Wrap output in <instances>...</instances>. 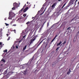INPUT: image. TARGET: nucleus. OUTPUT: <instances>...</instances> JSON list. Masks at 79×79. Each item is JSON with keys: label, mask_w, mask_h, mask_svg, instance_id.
<instances>
[{"label": "nucleus", "mask_w": 79, "mask_h": 79, "mask_svg": "<svg viewBox=\"0 0 79 79\" xmlns=\"http://www.w3.org/2000/svg\"><path fill=\"white\" fill-rule=\"evenodd\" d=\"M20 3H19V4L16 3V2H15L13 3V6L15 7V8H17L18 6H19V5H20Z\"/></svg>", "instance_id": "obj_1"}, {"label": "nucleus", "mask_w": 79, "mask_h": 79, "mask_svg": "<svg viewBox=\"0 0 79 79\" xmlns=\"http://www.w3.org/2000/svg\"><path fill=\"white\" fill-rule=\"evenodd\" d=\"M35 39H36V37L35 36H34L32 39L31 40V41L30 42V44H32L33 43V42L35 40Z\"/></svg>", "instance_id": "obj_2"}, {"label": "nucleus", "mask_w": 79, "mask_h": 79, "mask_svg": "<svg viewBox=\"0 0 79 79\" xmlns=\"http://www.w3.org/2000/svg\"><path fill=\"white\" fill-rule=\"evenodd\" d=\"M75 1V0H70L69 3V6H70V5H72L74 3L73 2Z\"/></svg>", "instance_id": "obj_3"}, {"label": "nucleus", "mask_w": 79, "mask_h": 79, "mask_svg": "<svg viewBox=\"0 0 79 79\" xmlns=\"http://www.w3.org/2000/svg\"><path fill=\"white\" fill-rule=\"evenodd\" d=\"M59 59L63 58L64 57V54H60L59 56Z\"/></svg>", "instance_id": "obj_4"}, {"label": "nucleus", "mask_w": 79, "mask_h": 79, "mask_svg": "<svg viewBox=\"0 0 79 79\" xmlns=\"http://www.w3.org/2000/svg\"><path fill=\"white\" fill-rule=\"evenodd\" d=\"M15 14L13 13H12L11 14H10V15L9 16H10V17L13 18V16H15Z\"/></svg>", "instance_id": "obj_5"}, {"label": "nucleus", "mask_w": 79, "mask_h": 79, "mask_svg": "<svg viewBox=\"0 0 79 79\" xmlns=\"http://www.w3.org/2000/svg\"><path fill=\"white\" fill-rule=\"evenodd\" d=\"M27 70L26 69L23 72H21V73H23V74H26V73H27Z\"/></svg>", "instance_id": "obj_6"}, {"label": "nucleus", "mask_w": 79, "mask_h": 79, "mask_svg": "<svg viewBox=\"0 0 79 79\" xmlns=\"http://www.w3.org/2000/svg\"><path fill=\"white\" fill-rule=\"evenodd\" d=\"M29 8L28 7H27L25 9L23 10V12H26L27 10Z\"/></svg>", "instance_id": "obj_7"}, {"label": "nucleus", "mask_w": 79, "mask_h": 79, "mask_svg": "<svg viewBox=\"0 0 79 79\" xmlns=\"http://www.w3.org/2000/svg\"><path fill=\"white\" fill-rule=\"evenodd\" d=\"M25 67L24 65H21L20 66V69H23Z\"/></svg>", "instance_id": "obj_8"}, {"label": "nucleus", "mask_w": 79, "mask_h": 79, "mask_svg": "<svg viewBox=\"0 0 79 79\" xmlns=\"http://www.w3.org/2000/svg\"><path fill=\"white\" fill-rule=\"evenodd\" d=\"M7 71H8V69H7L4 73V74H6L7 73Z\"/></svg>", "instance_id": "obj_9"}, {"label": "nucleus", "mask_w": 79, "mask_h": 79, "mask_svg": "<svg viewBox=\"0 0 79 79\" xmlns=\"http://www.w3.org/2000/svg\"><path fill=\"white\" fill-rule=\"evenodd\" d=\"M62 42L61 41H60V43H57V46H58V45H61V44Z\"/></svg>", "instance_id": "obj_10"}, {"label": "nucleus", "mask_w": 79, "mask_h": 79, "mask_svg": "<svg viewBox=\"0 0 79 79\" xmlns=\"http://www.w3.org/2000/svg\"><path fill=\"white\" fill-rule=\"evenodd\" d=\"M55 4H56V3H54L52 5V8H53L55 6Z\"/></svg>", "instance_id": "obj_11"}, {"label": "nucleus", "mask_w": 79, "mask_h": 79, "mask_svg": "<svg viewBox=\"0 0 79 79\" xmlns=\"http://www.w3.org/2000/svg\"><path fill=\"white\" fill-rule=\"evenodd\" d=\"M42 27H41L40 28V29L39 30V32H41V30H42Z\"/></svg>", "instance_id": "obj_12"}, {"label": "nucleus", "mask_w": 79, "mask_h": 79, "mask_svg": "<svg viewBox=\"0 0 79 79\" xmlns=\"http://www.w3.org/2000/svg\"><path fill=\"white\" fill-rule=\"evenodd\" d=\"M26 36V35H25L23 37V38L21 39L22 40H23V39H24V40H25V38H25Z\"/></svg>", "instance_id": "obj_13"}, {"label": "nucleus", "mask_w": 79, "mask_h": 79, "mask_svg": "<svg viewBox=\"0 0 79 79\" xmlns=\"http://www.w3.org/2000/svg\"><path fill=\"white\" fill-rule=\"evenodd\" d=\"M11 13H13V12H12V10H10L9 13V16H10Z\"/></svg>", "instance_id": "obj_14"}, {"label": "nucleus", "mask_w": 79, "mask_h": 79, "mask_svg": "<svg viewBox=\"0 0 79 79\" xmlns=\"http://www.w3.org/2000/svg\"><path fill=\"white\" fill-rule=\"evenodd\" d=\"M26 47H27V45H25L24 47L23 48V50H24L26 49Z\"/></svg>", "instance_id": "obj_15"}, {"label": "nucleus", "mask_w": 79, "mask_h": 79, "mask_svg": "<svg viewBox=\"0 0 79 79\" xmlns=\"http://www.w3.org/2000/svg\"><path fill=\"white\" fill-rule=\"evenodd\" d=\"M16 8V7H15L14 6L12 8V9L13 10H15Z\"/></svg>", "instance_id": "obj_16"}, {"label": "nucleus", "mask_w": 79, "mask_h": 79, "mask_svg": "<svg viewBox=\"0 0 79 79\" xmlns=\"http://www.w3.org/2000/svg\"><path fill=\"white\" fill-rule=\"evenodd\" d=\"M12 73V72H9L7 73V75H9V74H11Z\"/></svg>", "instance_id": "obj_17"}, {"label": "nucleus", "mask_w": 79, "mask_h": 79, "mask_svg": "<svg viewBox=\"0 0 79 79\" xmlns=\"http://www.w3.org/2000/svg\"><path fill=\"white\" fill-rule=\"evenodd\" d=\"M45 39H44L43 40H42L41 41L40 43V44L38 45V46H39V45H40V44H41V43L43 42V41H44V40H45Z\"/></svg>", "instance_id": "obj_18"}, {"label": "nucleus", "mask_w": 79, "mask_h": 79, "mask_svg": "<svg viewBox=\"0 0 79 79\" xmlns=\"http://www.w3.org/2000/svg\"><path fill=\"white\" fill-rule=\"evenodd\" d=\"M45 39H44L43 40H42L41 41L40 43V44L38 45V46H39V45H40V44H41V43L43 42V41H44V40H45Z\"/></svg>", "instance_id": "obj_19"}, {"label": "nucleus", "mask_w": 79, "mask_h": 79, "mask_svg": "<svg viewBox=\"0 0 79 79\" xmlns=\"http://www.w3.org/2000/svg\"><path fill=\"white\" fill-rule=\"evenodd\" d=\"M14 21H15V20H13L12 21L10 22V24H13V23H14Z\"/></svg>", "instance_id": "obj_20"}, {"label": "nucleus", "mask_w": 79, "mask_h": 79, "mask_svg": "<svg viewBox=\"0 0 79 79\" xmlns=\"http://www.w3.org/2000/svg\"><path fill=\"white\" fill-rule=\"evenodd\" d=\"M68 6H66L64 8V10H66V9H67L68 8Z\"/></svg>", "instance_id": "obj_21"}, {"label": "nucleus", "mask_w": 79, "mask_h": 79, "mask_svg": "<svg viewBox=\"0 0 79 79\" xmlns=\"http://www.w3.org/2000/svg\"><path fill=\"white\" fill-rule=\"evenodd\" d=\"M61 47V46H60V47H57L56 50H58V49H59V48H60V47Z\"/></svg>", "instance_id": "obj_22"}, {"label": "nucleus", "mask_w": 79, "mask_h": 79, "mask_svg": "<svg viewBox=\"0 0 79 79\" xmlns=\"http://www.w3.org/2000/svg\"><path fill=\"white\" fill-rule=\"evenodd\" d=\"M52 66H55V63H53L52 64Z\"/></svg>", "instance_id": "obj_23"}, {"label": "nucleus", "mask_w": 79, "mask_h": 79, "mask_svg": "<svg viewBox=\"0 0 79 79\" xmlns=\"http://www.w3.org/2000/svg\"><path fill=\"white\" fill-rule=\"evenodd\" d=\"M55 24H53V25H52V27L51 28V29H53V26H54V25H55Z\"/></svg>", "instance_id": "obj_24"}, {"label": "nucleus", "mask_w": 79, "mask_h": 79, "mask_svg": "<svg viewBox=\"0 0 79 79\" xmlns=\"http://www.w3.org/2000/svg\"><path fill=\"white\" fill-rule=\"evenodd\" d=\"M2 61H3L4 63L5 62V60L4 59H2Z\"/></svg>", "instance_id": "obj_25"}, {"label": "nucleus", "mask_w": 79, "mask_h": 79, "mask_svg": "<svg viewBox=\"0 0 79 79\" xmlns=\"http://www.w3.org/2000/svg\"><path fill=\"white\" fill-rule=\"evenodd\" d=\"M23 16H24V17H25L26 16V14H23Z\"/></svg>", "instance_id": "obj_26"}, {"label": "nucleus", "mask_w": 79, "mask_h": 79, "mask_svg": "<svg viewBox=\"0 0 79 79\" xmlns=\"http://www.w3.org/2000/svg\"><path fill=\"white\" fill-rule=\"evenodd\" d=\"M7 50H4L3 51L4 52H6V53L7 52Z\"/></svg>", "instance_id": "obj_27"}, {"label": "nucleus", "mask_w": 79, "mask_h": 79, "mask_svg": "<svg viewBox=\"0 0 79 79\" xmlns=\"http://www.w3.org/2000/svg\"><path fill=\"white\" fill-rule=\"evenodd\" d=\"M78 16V15H77L76 16H75V17H74L75 19L76 18H77Z\"/></svg>", "instance_id": "obj_28"}, {"label": "nucleus", "mask_w": 79, "mask_h": 79, "mask_svg": "<svg viewBox=\"0 0 79 79\" xmlns=\"http://www.w3.org/2000/svg\"><path fill=\"white\" fill-rule=\"evenodd\" d=\"M68 72H69L70 73H71V69H70L69 70V71Z\"/></svg>", "instance_id": "obj_29"}, {"label": "nucleus", "mask_w": 79, "mask_h": 79, "mask_svg": "<svg viewBox=\"0 0 79 79\" xmlns=\"http://www.w3.org/2000/svg\"><path fill=\"white\" fill-rule=\"evenodd\" d=\"M75 19V18H74L73 19H72L71 21L74 20H76V19Z\"/></svg>", "instance_id": "obj_30"}, {"label": "nucleus", "mask_w": 79, "mask_h": 79, "mask_svg": "<svg viewBox=\"0 0 79 79\" xmlns=\"http://www.w3.org/2000/svg\"><path fill=\"white\" fill-rule=\"evenodd\" d=\"M65 5H66V3H65V4L63 6V7H62V8H63L64 7V6H65Z\"/></svg>", "instance_id": "obj_31"}, {"label": "nucleus", "mask_w": 79, "mask_h": 79, "mask_svg": "<svg viewBox=\"0 0 79 79\" xmlns=\"http://www.w3.org/2000/svg\"><path fill=\"white\" fill-rule=\"evenodd\" d=\"M8 19H12V18H10V16H9V17L8 18Z\"/></svg>", "instance_id": "obj_32"}, {"label": "nucleus", "mask_w": 79, "mask_h": 79, "mask_svg": "<svg viewBox=\"0 0 79 79\" xmlns=\"http://www.w3.org/2000/svg\"><path fill=\"white\" fill-rule=\"evenodd\" d=\"M61 48H62L63 49H64V46L63 45L61 47Z\"/></svg>", "instance_id": "obj_33"}, {"label": "nucleus", "mask_w": 79, "mask_h": 79, "mask_svg": "<svg viewBox=\"0 0 79 79\" xmlns=\"http://www.w3.org/2000/svg\"><path fill=\"white\" fill-rule=\"evenodd\" d=\"M12 26H15V27L16 26V24H14L12 25Z\"/></svg>", "instance_id": "obj_34"}, {"label": "nucleus", "mask_w": 79, "mask_h": 79, "mask_svg": "<svg viewBox=\"0 0 79 79\" xmlns=\"http://www.w3.org/2000/svg\"><path fill=\"white\" fill-rule=\"evenodd\" d=\"M10 37H9L7 39V40H10Z\"/></svg>", "instance_id": "obj_35"}, {"label": "nucleus", "mask_w": 79, "mask_h": 79, "mask_svg": "<svg viewBox=\"0 0 79 79\" xmlns=\"http://www.w3.org/2000/svg\"><path fill=\"white\" fill-rule=\"evenodd\" d=\"M55 38H54L52 40V41H51V42L52 43V42H53V41L54 40H55Z\"/></svg>", "instance_id": "obj_36"}, {"label": "nucleus", "mask_w": 79, "mask_h": 79, "mask_svg": "<svg viewBox=\"0 0 79 79\" xmlns=\"http://www.w3.org/2000/svg\"><path fill=\"white\" fill-rule=\"evenodd\" d=\"M63 27V24H62L61 25V26H60V27Z\"/></svg>", "instance_id": "obj_37"}, {"label": "nucleus", "mask_w": 79, "mask_h": 79, "mask_svg": "<svg viewBox=\"0 0 79 79\" xmlns=\"http://www.w3.org/2000/svg\"><path fill=\"white\" fill-rule=\"evenodd\" d=\"M29 23H30V22H28L27 23H26V24H29Z\"/></svg>", "instance_id": "obj_38"}, {"label": "nucleus", "mask_w": 79, "mask_h": 79, "mask_svg": "<svg viewBox=\"0 0 79 79\" xmlns=\"http://www.w3.org/2000/svg\"><path fill=\"white\" fill-rule=\"evenodd\" d=\"M65 43H66V41H64L63 44H65Z\"/></svg>", "instance_id": "obj_39"}, {"label": "nucleus", "mask_w": 79, "mask_h": 79, "mask_svg": "<svg viewBox=\"0 0 79 79\" xmlns=\"http://www.w3.org/2000/svg\"><path fill=\"white\" fill-rule=\"evenodd\" d=\"M26 6V4H25L24 5V6H23V8H24L25 7V6Z\"/></svg>", "instance_id": "obj_40"}, {"label": "nucleus", "mask_w": 79, "mask_h": 79, "mask_svg": "<svg viewBox=\"0 0 79 79\" xmlns=\"http://www.w3.org/2000/svg\"><path fill=\"white\" fill-rule=\"evenodd\" d=\"M70 73L69 72H68L67 73V74H69Z\"/></svg>", "instance_id": "obj_41"}, {"label": "nucleus", "mask_w": 79, "mask_h": 79, "mask_svg": "<svg viewBox=\"0 0 79 79\" xmlns=\"http://www.w3.org/2000/svg\"><path fill=\"white\" fill-rule=\"evenodd\" d=\"M13 31L15 32V33H16V30H14Z\"/></svg>", "instance_id": "obj_42"}, {"label": "nucleus", "mask_w": 79, "mask_h": 79, "mask_svg": "<svg viewBox=\"0 0 79 79\" xmlns=\"http://www.w3.org/2000/svg\"><path fill=\"white\" fill-rule=\"evenodd\" d=\"M5 24H6V26H8V24H7V23H5Z\"/></svg>", "instance_id": "obj_43"}, {"label": "nucleus", "mask_w": 79, "mask_h": 79, "mask_svg": "<svg viewBox=\"0 0 79 79\" xmlns=\"http://www.w3.org/2000/svg\"><path fill=\"white\" fill-rule=\"evenodd\" d=\"M44 12H43L42 13H41V14H40V15H43V14H44Z\"/></svg>", "instance_id": "obj_44"}, {"label": "nucleus", "mask_w": 79, "mask_h": 79, "mask_svg": "<svg viewBox=\"0 0 79 79\" xmlns=\"http://www.w3.org/2000/svg\"><path fill=\"white\" fill-rule=\"evenodd\" d=\"M16 48H18V46H16Z\"/></svg>", "instance_id": "obj_45"}, {"label": "nucleus", "mask_w": 79, "mask_h": 79, "mask_svg": "<svg viewBox=\"0 0 79 79\" xmlns=\"http://www.w3.org/2000/svg\"><path fill=\"white\" fill-rule=\"evenodd\" d=\"M57 37V35H56L55 36V37L54 38L55 39H56V38Z\"/></svg>", "instance_id": "obj_46"}, {"label": "nucleus", "mask_w": 79, "mask_h": 79, "mask_svg": "<svg viewBox=\"0 0 79 79\" xmlns=\"http://www.w3.org/2000/svg\"><path fill=\"white\" fill-rule=\"evenodd\" d=\"M23 10H24V8H23L21 10V11H23Z\"/></svg>", "instance_id": "obj_47"}, {"label": "nucleus", "mask_w": 79, "mask_h": 79, "mask_svg": "<svg viewBox=\"0 0 79 79\" xmlns=\"http://www.w3.org/2000/svg\"><path fill=\"white\" fill-rule=\"evenodd\" d=\"M77 0H76L75 2V5H76V2H77Z\"/></svg>", "instance_id": "obj_48"}, {"label": "nucleus", "mask_w": 79, "mask_h": 79, "mask_svg": "<svg viewBox=\"0 0 79 79\" xmlns=\"http://www.w3.org/2000/svg\"><path fill=\"white\" fill-rule=\"evenodd\" d=\"M49 25V23L48 22V24H47V26H48Z\"/></svg>", "instance_id": "obj_49"}, {"label": "nucleus", "mask_w": 79, "mask_h": 79, "mask_svg": "<svg viewBox=\"0 0 79 79\" xmlns=\"http://www.w3.org/2000/svg\"><path fill=\"white\" fill-rule=\"evenodd\" d=\"M70 29V27H69L67 28V30H69V29Z\"/></svg>", "instance_id": "obj_50"}, {"label": "nucleus", "mask_w": 79, "mask_h": 79, "mask_svg": "<svg viewBox=\"0 0 79 79\" xmlns=\"http://www.w3.org/2000/svg\"><path fill=\"white\" fill-rule=\"evenodd\" d=\"M2 42H0V45H2Z\"/></svg>", "instance_id": "obj_51"}, {"label": "nucleus", "mask_w": 79, "mask_h": 79, "mask_svg": "<svg viewBox=\"0 0 79 79\" xmlns=\"http://www.w3.org/2000/svg\"><path fill=\"white\" fill-rule=\"evenodd\" d=\"M20 19V18H19L18 19L17 21H18V20H19Z\"/></svg>", "instance_id": "obj_52"}, {"label": "nucleus", "mask_w": 79, "mask_h": 79, "mask_svg": "<svg viewBox=\"0 0 79 79\" xmlns=\"http://www.w3.org/2000/svg\"><path fill=\"white\" fill-rule=\"evenodd\" d=\"M5 21H6V18H5Z\"/></svg>", "instance_id": "obj_53"}, {"label": "nucleus", "mask_w": 79, "mask_h": 79, "mask_svg": "<svg viewBox=\"0 0 79 79\" xmlns=\"http://www.w3.org/2000/svg\"><path fill=\"white\" fill-rule=\"evenodd\" d=\"M6 35H7V37H8V34H6Z\"/></svg>", "instance_id": "obj_54"}, {"label": "nucleus", "mask_w": 79, "mask_h": 79, "mask_svg": "<svg viewBox=\"0 0 79 79\" xmlns=\"http://www.w3.org/2000/svg\"><path fill=\"white\" fill-rule=\"evenodd\" d=\"M68 10V11L67 13H68V12H69V10Z\"/></svg>", "instance_id": "obj_55"}, {"label": "nucleus", "mask_w": 79, "mask_h": 79, "mask_svg": "<svg viewBox=\"0 0 79 79\" xmlns=\"http://www.w3.org/2000/svg\"><path fill=\"white\" fill-rule=\"evenodd\" d=\"M1 47V48H2V46H0V48Z\"/></svg>", "instance_id": "obj_56"}, {"label": "nucleus", "mask_w": 79, "mask_h": 79, "mask_svg": "<svg viewBox=\"0 0 79 79\" xmlns=\"http://www.w3.org/2000/svg\"><path fill=\"white\" fill-rule=\"evenodd\" d=\"M27 4H28L29 3V2H27Z\"/></svg>", "instance_id": "obj_57"}, {"label": "nucleus", "mask_w": 79, "mask_h": 79, "mask_svg": "<svg viewBox=\"0 0 79 79\" xmlns=\"http://www.w3.org/2000/svg\"><path fill=\"white\" fill-rule=\"evenodd\" d=\"M58 1H59V2H60V1H61V0H58Z\"/></svg>", "instance_id": "obj_58"}, {"label": "nucleus", "mask_w": 79, "mask_h": 79, "mask_svg": "<svg viewBox=\"0 0 79 79\" xmlns=\"http://www.w3.org/2000/svg\"><path fill=\"white\" fill-rule=\"evenodd\" d=\"M28 44V45H29V46H30V44Z\"/></svg>", "instance_id": "obj_59"}, {"label": "nucleus", "mask_w": 79, "mask_h": 79, "mask_svg": "<svg viewBox=\"0 0 79 79\" xmlns=\"http://www.w3.org/2000/svg\"><path fill=\"white\" fill-rule=\"evenodd\" d=\"M46 22L45 21V22L44 23V24Z\"/></svg>", "instance_id": "obj_60"}, {"label": "nucleus", "mask_w": 79, "mask_h": 79, "mask_svg": "<svg viewBox=\"0 0 79 79\" xmlns=\"http://www.w3.org/2000/svg\"><path fill=\"white\" fill-rule=\"evenodd\" d=\"M33 18H34V17H33L32 18V19H33Z\"/></svg>", "instance_id": "obj_61"}, {"label": "nucleus", "mask_w": 79, "mask_h": 79, "mask_svg": "<svg viewBox=\"0 0 79 79\" xmlns=\"http://www.w3.org/2000/svg\"><path fill=\"white\" fill-rule=\"evenodd\" d=\"M20 41H19V43H20Z\"/></svg>", "instance_id": "obj_62"}, {"label": "nucleus", "mask_w": 79, "mask_h": 79, "mask_svg": "<svg viewBox=\"0 0 79 79\" xmlns=\"http://www.w3.org/2000/svg\"><path fill=\"white\" fill-rule=\"evenodd\" d=\"M45 11V10H44V11Z\"/></svg>", "instance_id": "obj_63"}, {"label": "nucleus", "mask_w": 79, "mask_h": 79, "mask_svg": "<svg viewBox=\"0 0 79 79\" xmlns=\"http://www.w3.org/2000/svg\"><path fill=\"white\" fill-rule=\"evenodd\" d=\"M13 48H15V46H14V47H13Z\"/></svg>", "instance_id": "obj_64"}]
</instances>
